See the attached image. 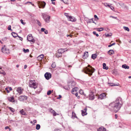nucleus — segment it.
<instances>
[{
    "mask_svg": "<svg viewBox=\"0 0 131 131\" xmlns=\"http://www.w3.org/2000/svg\"><path fill=\"white\" fill-rule=\"evenodd\" d=\"M122 104V99L118 97L117 99L116 102L110 103L109 105V109L111 111L116 113L121 108Z\"/></svg>",
    "mask_w": 131,
    "mask_h": 131,
    "instance_id": "nucleus-1",
    "label": "nucleus"
},
{
    "mask_svg": "<svg viewBox=\"0 0 131 131\" xmlns=\"http://www.w3.org/2000/svg\"><path fill=\"white\" fill-rule=\"evenodd\" d=\"M88 67L90 68H88L87 67H86L84 68L83 70V72L86 74H88L89 76H91L92 75L93 73L94 72L95 70L90 65H88Z\"/></svg>",
    "mask_w": 131,
    "mask_h": 131,
    "instance_id": "nucleus-2",
    "label": "nucleus"
},
{
    "mask_svg": "<svg viewBox=\"0 0 131 131\" xmlns=\"http://www.w3.org/2000/svg\"><path fill=\"white\" fill-rule=\"evenodd\" d=\"M42 18L46 23H49L50 21V16L48 15L46 13H43Z\"/></svg>",
    "mask_w": 131,
    "mask_h": 131,
    "instance_id": "nucleus-3",
    "label": "nucleus"
},
{
    "mask_svg": "<svg viewBox=\"0 0 131 131\" xmlns=\"http://www.w3.org/2000/svg\"><path fill=\"white\" fill-rule=\"evenodd\" d=\"M27 39L28 41L32 42L33 43L35 42V40L33 38L31 34H29L27 36Z\"/></svg>",
    "mask_w": 131,
    "mask_h": 131,
    "instance_id": "nucleus-4",
    "label": "nucleus"
},
{
    "mask_svg": "<svg viewBox=\"0 0 131 131\" xmlns=\"http://www.w3.org/2000/svg\"><path fill=\"white\" fill-rule=\"evenodd\" d=\"M1 50L3 53H5L8 54L10 53L9 50L8 49L6 48L5 46L2 48Z\"/></svg>",
    "mask_w": 131,
    "mask_h": 131,
    "instance_id": "nucleus-5",
    "label": "nucleus"
},
{
    "mask_svg": "<svg viewBox=\"0 0 131 131\" xmlns=\"http://www.w3.org/2000/svg\"><path fill=\"white\" fill-rule=\"evenodd\" d=\"M88 98H89V99L90 100H93L94 99V93L93 91L90 92Z\"/></svg>",
    "mask_w": 131,
    "mask_h": 131,
    "instance_id": "nucleus-6",
    "label": "nucleus"
},
{
    "mask_svg": "<svg viewBox=\"0 0 131 131\" xmlns=\"http://www.w3.org/2000/svg\"><path fill=\"white\" fill-rule=\"evenodd\" d=\"M38 4L39 8H43L46 5V3L44 2L39 1L38 2Z\"/></svg>",
    "mask_w": 131,
    "mask_h": 131,
    "instance_id": "nucleus-7",
    "label": "nucleus"
},
{
    "mask_svg": "<svg viewBox=\"0 0 131 131\" xmlns=\"http://www.w3.org/2000/svg\"><path fill=\"white\" fill-rule=\"evenodd\" d=\"M27 99V96L25 95L21 96L18 97V100L21 101H23L24 100H26Z\"/></svg>",
    "mask_w": 131,
    "mask_h": 131,
    "instance_id": "nucleus-8",
    "label": "nucleus"
},
{
    "mask_svg": "<svg viewBox=\"0 0 131 131\" xmlns=\"http://www.w3.org/2000/svg\"><path fill=\"white\" fill-rule=\"evenodd\" d=\"M44 76L46 79L47 80L49 79L51 77V74L50 73L46 72Z\"/></svg>",
    "mask_w": 131,
    "mask_h": 131,
    "instance_id": "nucleus-9",
    "label": "nucleus"
},
{
    "mask_svg": "<svg viewBox=\"0 0 131 131\" xmlns=\"http://www.w3.org/2000/svg\"><path fill=\"white\" fill-rule=\"evenodd\" d=\"M106 95L105 93H102L100 94L98 96V99L100 100H102L106 98Z\"/></svg>",
    "mask_w": 131,
    "mask_h": 131,
    "instance_id": "nucleus-10",
    "label": "nucleus"
},
{
    "mask_svg": "<svg viewBox=\"0 0 131 131\" xmlns=\"http://www.w3.org/2000/svg\"><path fill=\"white\" fill-rule=\"evenodd\" d=\"M29 86L31 88L35 89L37 88V84L35 82H33L32 83L29 84Z\"/></svg>",
    "mask_w": 131,
    "mask_h": 131,
    "instance_id": "nucleus-11",
    "label": "nucleus"
},
{
    "mask_svg": "<svg viewBox=\"0 0 131 131\" xmlns=\"http://www.w3.org/2000/svg\"><path fill=\"white\" fill-rule=\"evenodd\" d=\"M8 100L12 103H14L15 101L14 100V98L13 96H9L7 98Z\"/></svg>",
    "mask_w": 131,
    "mask_h": 131,
    "instance_id": "nucleus-12",
    "label": "nucleus"
},
{
    "mask_svg": "<svg viewBox=\"0 0 131 131\" xmlns=\"http://www.w3.org/2000/svg\"><path fill=\"white\" fill-rule=\"evenodd\" d=\"M49 110L50 111V112H51L53 116H55L57 115H59V114L57 113L54 111L51 108H49Z\"/></svg>",
    "mask_w": 131,
    "mask_h": 131,
    "instance_id": "nucleus-13",
    "label": "nucleus"
},
{
    "mask_svg": "<svg viewBox=\"0 0 131 131\" xmlns=\"http://www.w3.org/2000/svg\"><path fill=\"white\" fill-rule=\"evenodd\" d=\"M23 90H22L21 88V87H19L17 88L16 91L18 92L19 95L22 94L23 93Z\"/></svg>",
    "mask_w": 131,
    "mask_h": 131,
    "instance_id": "nucleus-14",
    "label": "nucleus"
},
{
    "mask_svg": "<svg viewBox=\"0 0 131 131\" xmlns=\"http://www.w3.org/2000/svg\"><path fill=\"white\" fill-rule=\"evenodd\" d=\"M87 111V108L85 107L84 109V110H82V115L83 116H84L86 115L87 113H86V111Z\"/></svg>",
    "mask_w": 131,
    "mask_h": 131,
    "instance_id": "nucleus-15",
    "label": "nucleus"
},
{
    "mask_svg": "<svg viewBox=\"0 0 131 131\" xmlns=\"http://www.w3.org/2000/svg\"><path fill=\"white\" fill-rule=\"evenodd\" d=\"M69 20L74 22L76 21V19L74 17H72L71 16H70L69 17Z\"/></svg>",
    "mask_w": 131,
    "mask_h": 131,
    "instance_id": "nucleus-16",
    "label": "nucleus"
},
{
    "mask_svg": "<svg viewBox=\"0 0 131 131\" xmlns=\"http://www.w3.org/2000/svg\"><path fill=\"white\" fill-rule=\"evenodd\" d=\"M89 56L88 52L87 51H85L84 54L83 56V57L84 58H86Z\"/></svg>",
    "mask_w": 131,
    "mask_h": 131,
    "instance_id": "nucleus-17",
    "label": "nucleus"
},
{
    "mask_svg": "<svg viewBox=\"0 0 131 131\" xmlns=\"http://www.w3.org/2000/svg\"><path fill=\"white\" fill-rule=\"evenodd\" d=\"M65 49H59L58 50V52L59 53H61L62 54V53L65 52V51L64 50Z\"/></svg>",
    "mask_w": 131,
    "mask_h": 131,
    "instance_id": "nucleus-18",
    "label": "nucleus"
},
{
    "mask_svg": "<svg viewBox=\"0 0 131 131\" xmlns=\"http://www.w3.org/2000/svg\"><path fill=\"white\" fill-rule=\"evenodd\" d=\"M97 131H106V129L103 127H101L97 129Z\"/></svg>",
    "mask_w": 131,
    "mask_h": 131,
    "instance_id": "nucleus-19",
    "label": "nucleus"
},
{
    "mask_svg": "<svg viewBox=\"0 0 131 131\" xmlns=\"http://www.w3.org/2000/svg\"><path fill=\"white\" fill-rule=\"evenodd\" d=\"M44 57V55L43 54H42L39 56L37 58L38 60H42V59Z\"/></svg>",
    "mask_w": 131,
    "mask_h": 131,
    "instance_id": "nucleus-20",
    "label": "nucleus"
},
{
    "mask_svg": "<svg viewBox=\"0 0 131 131\" xmlns=\"http://www.w3.org/2000/svg\"><path fill=\"white\" fill-rule=\"evenodd\" d=\"M11 34L13 36L14 38H15L17 37H19V36H18V34L15 32H12Z\"/></svg>",
    "mask_w": 131,
    "mask_h": 131,
    "instance_id": "nucleus-21",
    "label": "nucleus"
},
{
    "mask_svg": "<svg viewBox=\"0 0 131 131\" xmlns=\"http://www.w3.org/2000/svg\"><path fill=\"white\" fill-rule=\"evenodd\" d=\"M20 112L21 114L22 115H26L27 114L26 113L25 111H24L23 109L21 110L20 111Z\"/></svg>",
    "mask_w": 131,
    "mask_h": 131,
    "instance_id": "nucleus-22",
    "label": "nucleus"
},
{
    "mask_svg": "<svg viewBox=\"0 0 131 131\" xmlns=\"http://www.w3.org/2000/svg\"><path fill=\"white\" fill-rule=\"evenodd\" d=\"M103 68L104 69L107 70L108 68L107 66H106V64L105 63H104L103 64Z\"/></svg>",
    "mask_w": 131,
    "mask_h": 131,
    "instance_id": "nucleus-23",
    "label": "nucleus"
},
{
    "mask_svg": "<svg viewBox=\"0 0 131 131\" xmlns=\"http://www.w3.org/2000/svg\"><path fill=\"white\" fill-rule=\"evenodd\" d=\"M114 53V52L113 50H110L108 52V53L110 55H111L112 54H113Z\"/></svg>",
    "mask_w": 131,
    "mask_h": 131,
    "instance_id": "nucleus-24",
    "label": "nucleus"
},
{
    "mask_svg": "<svg viewBox=\"0 0 131 131\" xmlns=\"http://www.w3.org/2000/svg\"><path fill=\"white\" fill-rule=\"evenodd\" d=\"M72 118H77V117L76 116V115L75 113L74 112H72Z\"/></svg>",
    "mask_w": 131,
    "mask_h": 131,
    "instance_id": "nucleus-25",
    "label": "nucleus"
},
{
    "mask_svg": "<svg viewBox=\"0 0 131 131\" xmlns=\"http://www.w3.org/2000/svg\"><path fill=\"white\" fill-rule=\"evenodd\" d=\"M97 57V55L96 54H92L91 56L92 58L93 59H95Z\"/></svg>",
    "mask_w": 131,
    "mask_h": 131,
    "instance_id": "nucleus-26",
    "label": "nucleus"
},
{
    "mask_svg": "<svg viewBox=\"0 0 131 131\" xmlns=\"http://www.w3.org/2000/svg\"><path fill=\"white\" fill-rule=\"evenodd\" d=\"M0 74H3L4 75H6V73L3 70H0Z\"/></svg>",
    "mask_w": 131,
    "mask_h": 131,
    "instance_id": "nucleus-27",
    "label": "nucleus"
},
{
    "mask_svg": "<svg viewBox=\"0 0 131 131\" xmlns=\"http://www.w3.org/2000/svg\"><path fill=\"white\" fill-rule=\"evenodd\" d=\"M123 29L125 30H126L128 31H129V29L128 27L124 26L123 27Z\"/></svg>",
    "mask_w": 131,
    "mask_h": 131,
    "instance_id": "nucleus-28",
    "label": "nucleus"
},
{
    "mask_svg": "<svg viewBox=\"0 0 131 131\" xmlns=\"http://www.w3.org/2000/svg\"><path fill=\"white\" fill-rule=\"evenodd\" d=\"M62 54L61 53H58L56 54V56L57 57H61L62 56Z\"/></svg>",
    "mask_w": 131,
    "mask_h": 131,
    "instance_id": "nucleus-29",
    "label": "nucleus"
},
{
    "mask_svg": "<svg viewBox=\"0 0 131 131\" xmlns=\"http://www.w3.org/2000/svg\"><path fill=\"white\" fill-rule=\"evenodd\" d=\"M129 67L128 66L126 65V64H123V68L125 69H128Z\"/></svg>",
    "mask_w": 131,
    "mask_h": 131,
    "instance_id": "nucleus-30",
    "label": "nucleus"
},
{
    "mask_svg": "<svg viewBox=\"0 0 131 131\" xmlns=\"http://www.w3.org/2000/svg\"><path fill=\"white\" fill-rule=\"evenodd\" d=\"M77 88L76 87L73 88L71 92H76V91L77 90Z\"/></svg>",
    "mask_w": 131,
    "mask_h": 131,
    "instance_id": "nucleus-31",
    "label": "nucleus"
},
{
    "mask_svg": "<svg viewBox=\"0 0 131 131\" xmlns=\"http://www.w3.org/2000/svg\"><path fill=\"white\" fill-rule=\"evenodd\" d=\"M23 51L25 53H26V52H29V50L28 49H25L24 48L23 49Z\"/></svg>",
    "mask_w": 131,
    "mask_h": 131,
    "instance_id": "nucleus-32",
    "label": "nucleus"
},
{
    "mask_svg": "<svg viewBox=\"0 0 131 131\" xmlns=\"http://www.w3.org/2000/svg\"><path fill=\"white\" fill-rule=\"evenodd\" d=\"M40 126L39 124H37L36 126V129L37 130H39L40 128Z\"/></svg>",
    "mask_w": 131,
    "mask_h": 131,
    "instance_id": "nucleus-33",
    "label": "nucleus"
},
{
    "mask_svg": "<svg viewBox=\"0 0 131 131\" xmlns=\"http://www.w3.org/2000/svg\"><path fill=\"white\" fill-rule=\"evenodd\" d=\"M97 30L99 32L102 31L104 30V29L103 28H97Z\"/></svg>",
    "mask_w": 131,
    "mask_h": 131,
    "instance_id": "nucleus-34",
    "label": "nucleus"
},
{
    "mask_svg": "<svg viewBox=\"0 0 131 131\" xmlns=\"http://www.w3.org/2000/svg\"><path fill=\"white\" fill-rule=\"evenodd\" d=\"M112 34L111 33H105V35L106 36V37H108L109 36H112Z\"/></svg>",
    "mask_w": 131,
    "mask_h": 131,
    "instance_id": "nucleus-35",
    "label": "nucleus"
},
{
    "mask_svg": "<svg viewBox=\"0 0 131 131\" xmlns=\"http://www.w3.org/2000/svg\"><path fill=\"white\" fill-rule=\"evenodd\" d=\"M51 66L53 68H55L56 67V64L54 62L51 65Z\"/></svg>",
    "mask_w": 131,
    "mask_h": 131,
    "instance_id": "nucleus-36",
    "label": "nucleus"
},
{
    "mask_svg": "<svg viewBox=\"0 0 131 131\" xmlns=\"http://www.w3.org/2000/svg\"><path fill=\"white\" fill-rule=\"evenodd\" d=\"M124 8L125 11L127 10L128 9V8L126 5H124Z\"/></svg>",
    "mask_w": 131,
    "mask_h": 131,
    "instance_id": "nucleus-37",
    "label": "nucleus"
},
{
    "mask_svg": "<svg viewBox=\"0 0 131 131\" xmlns=\"http://www.w3.org/2000/svg\"><path fill=\"white\" fill-rule=\"evenodd\" d=\"M10 110L12 111V112H14V109L12 107H9V108Z\"/></svg>",
    "mask_w": 131,
    "mask_h": 131,
    "instance_id": "nucleus-38",
    "label": "nucleus"
},
{
    "mask_svg": "<svg viewBox=\"0 0 131 131\" xmlns=\"http://www.w3.org/2000/svg\"><path fill=\"white\" fill-rule=\"evenodd\" d=\"M64 15L66 16L68 18V19H69V17L70 16H69L68 15V13H64Z\"/></svg>",
    "mask_w": 131,
    "mask_h": 131,
    "instance_id": "nucleus-39",
    "label": "nucleus"
},
{
    "mask_svg": "<svg viewBox=\"0 0 131 131\" xmlns=\"http://www.w3.org/2000/svg\"><path fill=\"white\" fill-rule=\"evenodd\" d=\"M93 34L94 35H96V36H97V37H98L99 36V35L98 34H97L96 33V32L95 31H93Z\"/></svg>",
    "mask_w": 131,
    "mask_h": 131,
    "instance_id": "nucleus-40",
    "label": "nucleus"
},
{
    "mask_svg": "<svg viewBox=\"0 0 131 131\" xmlns=\"http://www.w3.org/2000/svg\"><path fill=\"white\" fill-rule=\"evenodd\" d=\"M8 30H10L11 31H12V29H11V26L10 25H9L8 26Z\"/></svg>",
    "mask_w": 131,
    "mask_h": 131,
    "instance_id": "nucleus-41",
    "label": "nucleus"
},
{
    "mask_svg": "<svg viewBox=\"0 0 131 131\" xmlns=\"http://www.w3.org/2000/svg\"><path fill=\"white\" fill-rule=\"evenodd\" d=\"M110 85L111 86H117V85H118L115 84L113 83H111L110 84Z\"/></svg>",
    "mask_w": 131,
    "mask_h": 131,
    "instance_id": "nucleus-42",
    "label": "nucleus"
},
{
    "mask_svg": "<svg viewBox=\"0 0 131 131\" xmlns=\"http://www.w3.org/2000/svg\"><path fill=\"white\" fill-rule=\"evenodd\" d=\"M51 93V91L49 90V91H48L47 92V95H49Z\"/></svg>",
    "mask_w": 131,
    "mask_h": 131,
    "instance_id": "nucleus-43",
    "label": "nucleus"
},
{
    "mask_svg": "<svg viewBox=\"0 0 131 131\" xmlns=\"http://www.w3.org/2000/svg\"><path fill=\"white\" fill-rule=\"evenodd\" d=\"M37 23L39 26H41V24L40 21L38 20H37Z\"/></svg>",
    "mask_w": 131,
    "mask_h": 131,
    "instance_id": "nucleus-44",
    "label": "nucleus"
},
{
    "mask_svg": "<svg viewBox=\"0 0 131 131\" xmlns=\"http://www.w3.org/2000/svg\"><path fill=\"white\" fill-rule=\"evenodd\" d=\"M63 2L66 4H68V0H65Z\"/></svg>",
    "mask_w": 131,
    "mask_h": 131,
    "instance_id": "nucleus-45",
    "label": "nucleus"
},
{
    "mask_svg": "<svg viewBox=\"0 0 131 131\" xmlns=\"http://www.w3.org/2000/svg\"><path fill=\"white\" fill-rule=\"evenodd\" d=\"M78 93L77 92L76 93H75V95L76 97H78V98L79 99L80 98V96H78Z\"/></svg>",
    "mask_w": 131,
    "mask_h": 131,
    "instance_id": "nucleus-46",
    "label": "nucleus"
},
{
    "mask_svg": "<svg viewBox=\"0 0 131 131\" xmlns=\"http://www.w3.org/2000/svg\"><path fill=\"white\" fill-rule=\"evenodd\" d=\"M94 17L95 18L97 19V20H99V18L97 17V16L96 15H94Z\"/></svg>",
    "mask_w": 131,
    "mask_h": 131,
    "instance_id": "nucleus-47",
    "label": "nucleus"
},
{
    "mask_svg": "<svg viewBox=\"0 0 131 131\" xmlns=\"http://www.w3.org/2000/svg\"><path fill=\"white\" fill-rule=\"evenodd\" d=\"M45 33L46 34H47L48 33V31L47 30H45L44 31Z\"/></svg>",
    "mask_w": 131,
    "mask_h": 131,
    "instance_id": "nucleus-48",
    "label": "nucleus"
},
{
    "mask_svg": "<svg viewBox=\"0 0 131 131\" xmlns=\"http://www.w3.org/2000/svg\"><path fill=\"white\" fill-rule=\"evenodd\" d=\"M41 90L42 89H41V88H40V89L39 91H37L36 92L37 93H39L40 92V91H41Z\"/></svg>",
    "mask_w": 131,
    "mask_h": 131,
    "instance_id": "nucleus-49",
    "label": "nucleus"
},
{
    "mask_svg": "<svg viewBox=\"0 0 131 131\" xmlns=\"http://www.w3.org/2000/svg\"><path fill=\"white\" fill-rule=\"evenodd\" d=\"M5 90L7 91V93H9V91L8 90L7 88H5Z\"/></svg>",
    "mask_w": 131,
    "mask_h": 131,
    "instance_id": "nucleus-50",
    "label": "nucleus"
},
{
    "mask_svg": "<svg viewBox=\"0 0 131 131\" xmlns=\"http://www.w3.org/2000/svg\"><path fill=\"white\" fill-rule=\"evenodd\" d=\"M45 29L44 28H42L41 29V31L42 32H44Z\"/></svg>",
    "mask_w": 131,
    "mask_h": 131,
    "instance_id": "nucleus-51",
    "label": "nucleus"
},
{
    "mask_svg": "<svg viewBox=\"0 0 131 131\" xmlns=\"http://www.w3.org/2000/svg\"><path fill=\"white\" fill-rule=\"evenodd\" d=\"M8 128L9 129V130H11V129L8 126H6L5 128V129H7Z\"/></svg>",
    "mask_w": 131,
    "mask_h": 131,
    "instance_id": "nucleus-52",
    "label": "nucleus"
},
{
    "mask_svg": "<svg viewBox=\"0 0 131 131\" xmlns=\"http://www.w3.org/2000/svg\"><path fill=\"white\" fill-rule=\"evenodd\" d=\"M104 5L106 7L107 6V5H108V4L106 3H104Z\"/></svg>",
    "mask_w": 131,
    "mask_h": 131,
    "instance_id": "nucleus-53",
    "label": "nucleus"
},
{
    "mask_svg": "<svg viewBox=\"0 0 131 131\" xmlns=\"http://www.w3.org/2000/svg\"><path fill=\"white\" fill-rule=\"evenodd\" d=\"M72 35H71V34H70V35H67V37H69V36H70V37H72Z\"/></svg>",
    "mask_w": 131,
    "mask_h": 131,
    "instance_id": "nucleus-54",
    "label": "nucleus"
},
{
    "mask_svg": "<svg viewBox=\"0 0 131 131\" xmlns=\"http://www.w3.org/2000/svg\"><path fill=\"white\" fill-rule=\"evenodd\" d=\"M20 21L22 24L24 25L25 24V23L23 22V20L22 19H21Z\"/></svg>",
    "mask_w": 131,
    "mask_h": 131,
    "instance_id": "nucleus-55",
    "label": "nucleus"
},
{
    "mask_svg": "<svg viewBox=\"0 0 131 131\" xmlns=\"http://www.w3.org/2000/svg\"><path fill=\"white\" fill-rule=\"evenodd\" d=\"M33 81H35V80H30V82H29V84H30V83H33Z\"/></svg>",
    "mask_w": 131,
    "mask_h": 131,
    "instance_id": "nucleus-56",
    "label": "nucleus"
},
{
    "mask_svg": "<svg viewBox=\"0 0 131 131\" xmlns=\"http://www.w3.org/2000/svg\"><path fill=\"white\" fill-rule=\"evenodd\" d=\"M62 97V96L61 95H59L58 96V97L57 98V99H59L61 98Z\"/></svg>",
    "mask_w": 131,
    "mask_h": 131,
    "instance_id": "nucleus-57",
    "label": "nucleus"
},
{
    "mask_svg": "<svg viewBox=\"0 0 131 131\" xmlns=\"http://www.w3.org/2000/svg\"><path fill=\"white\" fill-rule=\"evenodd\" d=\"M90 20V22L92 21V22H93V21H94L93 18H92V19H91Z\"/></svg>",
    "mask_w": 131,
    "mask_h": 131,
    "instance_id": "nucleus-58",
    "label": "nucleus"
},
{
    "mask_svg": "<svg viewBox=\"0 0 131 131\" xmlns=\"http://www.w3.org/2000/svg\"><path fill=\"white\" fill-rule=\"evenodd\" d=\"M110 8L112 10H113L114 8V7L113 6H111Z\"/></svg>",
    "mask_w": 131,
    "mask_h": 131,
    "instance_id": "nucleus-59",
    "label": "nucleus"
},
{
    "mask_svg": "<svg viewBox=\"0 0 131 131\" xmlns=\"http://www.w3.org/2000/svg\"><path fill=\"white\" fill-rule=\"evenodd\" d=\"M83 92L82 90H80V93L81 94H82Z\"/></svg>",
    "mask_w": 131,
    "mask_h": 131,
    "instance_id": "nucleus-60",
    "label": "nucleus"
},
{
    "mask_svg": "<svg viewBox=\"0 0 131 131\" xmlns=\"http://www.w3.org/2000/svg\"><path fill=\"white\" fill-rule=\"evenodd\" d=\"M115 118L116 119H117V115L116 114H115Z\"/></svg>",
    "mask_w": 131,
    "mask_h": 131,
    "instance_id": "nucleus-61",
    "label": "nucleus"
},
{
    "mask_svg": "<svg viewBox=\"0 0 131 131\" xmlns=\"http://www.w3.org/2000/svg\"><path fill=\"white\" fill-rule=\"evenodd\" d=\"M33 122L35 123H36L37 122V121L36 120H34L33 121Z\"/></svg>",
    "mask_w": 131,
    "mask_h": 131,
    "instance_id": "nucleus-62",
    "label": "nucleus"
},
{
    "mask_svg": "<svg viewBox=\"0 0 131 131\" xmlns=\"http://www.w3.org/2000/svg\"><path fill=\"white\" fill-rule=\"evenodd\" d=\"M27 67V66L26 65H25L24 66V69H26V68Z\"/></svg>",
    "mask_w": 131,
    "mask_h": 131,
    "instance_id": "nucleus-63",
    "label": "nucleus"
},
{
    "mask_svg": "<svg viewBox=\"0 0 131 131\" xmlns=\"http://www.w3.org/2000/svg\"><path fill=\"white\" fill-rule=\"evenodd\" d=\"M112 46V44H111L110 45H108V47H111Z\"/></svg>",
    "mask_w": 131,
    "mask_h": 131,
    "instance_id": "nucleus-64",
    "label": "nucleus"
}]
</instances>
